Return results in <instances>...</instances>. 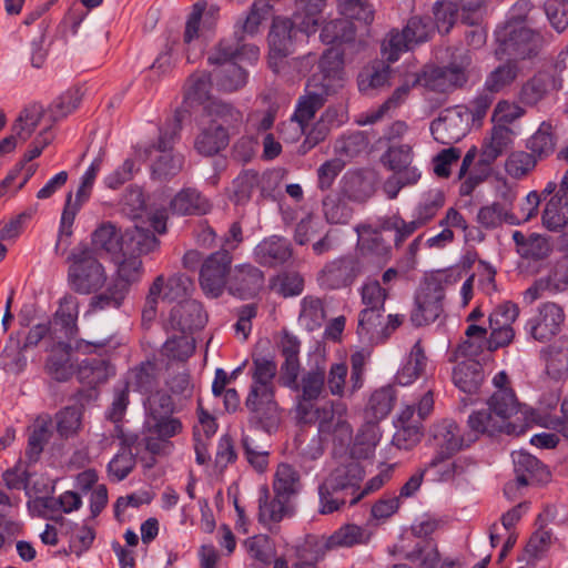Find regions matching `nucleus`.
<instances>
[{"label": "nucleus", "instance_id": "ea45409f", "mask_svg": "<svg viewBox=\"0 0 568 568\" xmlns=\"http://www.w3.org/2000/svg\"><path fill=\"white\" fill-rule=\"evenodd\" d=\"M556 135L550 122H541L538 130L527 140L526 149L536 155L538 161L550 156L556 149Z\"/></svg>", "mask_w": 568, "mask_h": 568}, {"label": "nucleus", "instance_id": "c9c22d12", "mask_svg": "<svg viewBox=\"0 0 568 568\" xmlns=\"http://www.w3.org/2000/svg\"><path fill=\"white\" fill-rule=\"evenodd\" d=\"M70 351L69 343L59 342L47 361V373L58 382H67L74 373L70 361Z\"/></svg>", "mask_w": 568, "mask_h": 568}, {"label": "nucleus", "instance_id": "a211bd4d", "mask_svg": "<svg viewBox=\"0 0 568 568\" xmlns=\"http://www.w3.org/2000/svg\"><path fill=\"white\" fill-rule=\"evenodd\" d=\"M565 321L562 307L554 302L542 303L526 324L529 335L537 342L545 343L556 336Z\"/></svg>", "mask_w": 568, "mask_h": 568}, {"label": "nucleus", "instance_id": "f03ea898", "mask_svg": "<svg viewBox=\"0 0 568 568\" xmlns=\"http://www.w3.org/2000/svg\"><path fill=\"white\" fill-rule=\"evenodd\" d=\"M487 408L473 412L467 419L470 429L483 435L494 436L497 433L519 435L524 426L509 422L518 410V403L511 389L496 390L487 402Z\"/></svg>", "mask_w": 568, "mask_h": 568}, {"label": "nucleus", "instance_id": "6e6d98bb", "mask_svg": "<svg viewBox=\"0 0 568 568\" xmlns=\"http://www.w3.org/2000/svg\"><path fill=\"white\" fill-rule=\"evenodd\" d=\"M267 6L264 0H255L245 18H241L234 26L233 37L237 41H244L245 36H253L257 32L263 19L268 14L263 13V7Z\"/></svg>", "mask_w": 568, "mask_h": 568}, {"label": "nucleus", "instance_id": "79ce46f5", "mask_svg": "<svg viewBox=\"0 0 568 568\" xmlns=\"http://www.w3.org/2000/svg\"><path fill=\"white\" fill-rule=\"evenodd\" d=\"M339 193L349 201L365 202L373 194V185L361 172L351 171L342 178Z\"/></svg>", "mask_w": 568, "mask_h": 568}, {"label": "nucleus", "instance_id": "393cba45", "mask_svg": "<svg viewBox=\"0 0 568 568\" xmlns=\"http://www.w3.org/2000/svg\"><path fill=\"white\" fill-rule=\"evenodd\" d=\"M560 89V80L557 73L540 71L529 79L521 88L520 100L527 105H535L550 91Z\"/></svg>", "mask_w": 568, "mask_h": 568}, {"label": "nucleus", "instance_id": "412c9836", "mask_svg": "<svg viewBox=\"0 0 568 568\" xmlns=\"http://www.w3.org/2000/svg\"><path fill=\"white\" fill-rule=\"evenodd\" d=\"M444 291L439 285L428 284L416 296V308L410 315L414 325L435 322L443 312Z\"/></svg>", "mask_w": 568, "mask_h": 568}, {"label": "nucleus", "instance_id": "cd10ccee", "mask_svg": "<svg viewBox=\"0 0 568 568\" xmlns=\"http://www.w3.org/2000/svg\"><path fill=\"white\" fill-rule=\"evenodd\" d=\"M170 209L178 215H204L211 211L212 204L196 189L185 187L171 200Z\"/></svg>", "mask_w": 568, "mask_h": 568}, {"label": "nucleus", "instance_id": "7ed1b4c3", "mask_svg": "<svg viewBox=\"0 0 568 568\" xmlns=\"http://www.w3.org/2000/svg\"><path fill=\"white\" fill-rule=\"evenodd\" d=\"M68 262L67 281L74 293L89 295L104 287L106 271L89 244L80 243L73 247Z\"/></svg>", "mask_w": 568, "mask_h": 568}, {"label": "nucleus", "instance_id": "680f3d73", "mask_svg": "<svg viewBox=\"0 0 568 568\" xmlns=\"http://www.w3.org/2000/svg\"><path fill=\"white\" fill-rule=\"evenodd\" d=\"M142 273V261L139 256L132 254L129 257H124L118 264L116 273L112 281L123 286L124 291L129 293L131 285L140 281Z\"/></svg>", "mask_w": 568, "mask_h": 568}, {"label": "nucleus", "instance_id": "2f4dec72", "mask_svg": "<svg viewBox=\"0 0 568 568\" xmlns=\"http://www.w3.org/2000/svg\"><path fill=\"white\" fill-rule=\"evenodd\" d=\"M202 121L222 126L226 132L242 122V113L232 104L222 100H210L204 105Z\"/></svg>", "mask_w": 568, "mask_h": 568}, {"label": "nucleus", "instance_id": "864d4df0", "mask_svg": "<svg viewBox=\"0 0 568 568\" xmlns=\"http://www.w3.org/2000/svg\"><path fill=\"white\" fill-rule=\"evenodd\" d=\"M393 389L383 387L375 390L368 400L365 409L366 419L368 423H377L384 419L392 410L394 405Z\"/></svg>", "mask_w": 568, "mask_h": 568}, {"label": "nucleus", "instance_id": "2eb2a0df", "mask_svg": "<svg viewBox=\"0 0 568 568\" xmlns=\"http://www.w3.org/2000/svg\"><path fill=\"white\" fill-rule=\"evenodd\" d=\"M278 466L273 481V494L263 485L258 497V521L271 531H280V524L284 518V477Z\"/></svg>", "mask_w": 568, "mask_h": 568}, {"label": "nucleus", "instance_id": "8fccbe9b", "mask_svg": "<svg viewBox=\"0 0 568 568\" xmlns=\"http://www.w3.org/2000/svg\"><path fill=\"white\" fill-rule=\"evenodd\" d=\"M297 9L304 12V17L300 12L295 13L291 21V30L295 27L304 32L315 31L317 24V16L322 12L325 0H296Z\"/></svg>", "mask_w": 568, "mask_h": 568}, {"label": "nucleus", "instance_id": "0e129e2a", "mask_svg": "<svg viewBox=\"0 0 568 568\" xmlns=\"http://www.w3.org/2000/svg\"><path fill=\"white\" fill-rule=\"evenodd\" d=\"M240 43L234 39H222L215 44L209 52L207 62L210 65L216 67V69L227 68L229 63H235L234 60L237 58L240 51Z\"/></svg>", "mask_w": 568, "mask_h": 568}, {"label": "nucleus", "instance_id": "603ef678", "mask_svg": "<svg viewBox=\"0 0 568 568\" xmlns=\"http://www.w3.org/2000/svg\"><path fill=\"white\" fill-rule=\"evenodd\" d=\"M347 199L338 193H331L323 199V213L331 224H346L353 216V209Z\"/></svg>", "mask_w": 568, "mask_h": 568}, {"label": "nucleus", "instance_id": "aec40b11", "mask_svg": "<svg viewBox=\"0 0 568 568\" xmlns=\"http://www.w3.org/2000/svg\"><path fill=\"white\" fill-rule=\"evenodd\" d=\"M92 185L81 181L75 194V201L72 202V193L67 196L65 205L61 215L58 240L54 246L55 254L63 255L69 245L72 235V225L77 213L82 204L90 197Z\"/></svg>", "mask_w": 568, "mask_h": 568}, {"label": "nucleus", "instance_id": "a18cd8bd", "mask_svg": "<svg viewBox=\"0 0 568 568\" xmlns=\"http://www.w3.org/2000/svg\"><path fill=\"white\" fill-rule=\"evenodd\" d=\"M368 538L369 536L366 534V530L355 524L343 525L333 534L326 536L329 551L337 548H351L356 545L366 544Z\"/></svg>", "mask_w": 568, "mask_h": 568}, {"label": "nucleus", "instance_id": "13d9d810", "mask_svg": "<svg viewBox=\"0 0 568 568\" xmlns=\"http://www.w3.org/2000/svg\"><path fill=\"white\" fill-rule=\"evenodd\" d=\"M320 37L326 44L349 42L354 40L355 29L346 18L334 19L324 24Z\"/></svg>", "mask_w": 568, "mask_h": 568}, {"label": "nucleus", "instance_id": "c756f323", "mask_svg": "<svg viewBox=\"0 0 568 568\" xmlns=\"http://www.w3.org/2000/svg\"><path fill=\"white\" fill-rule=\"evenodd\" d=\"M485 379L483 365L476 359L459 362L453 371L456 387L467 394H476Z\"/></svg>", "mask_w": 568, "mask_h": 568}, {"label": "nucleus", "instance_id": "09e8293b", "mask_svg": "<svg viewBox=\"0 0 568 568\" xmlns=\"http://www.w3.org/2000/svg\"><path fill=\"white\" fill-rule=\"evenodd\" d=\"M551 195L542 212V224L549 231H559L568 225V200L557 194Z\"/></svg>", "mask_w": 568, "mask_h": 568}, {"label": "nucleus", "instance_id": "6ab92c4d", "mask_svg": "<svg viewBox=\"0 0 568 568\" xmlns=\"http://www.w3.org/2000/svg\"><path fill=\"white\" fill-rule=\"evenodd\" d=\"M264 284V275L260 268L251 264L236 265L230 276L225 288L242 300L254 297Z\"/></svg>", "mask_w": 568, "mask_h": 568}, {"label": "nucleus", "instance_id": "39448f33", "mask_svg": "<svg viewBox=\"0 0 568 568\" xmlns=\"http://www.w3.org/2000/svg\"><path fill=\"white\" fill-rule=\"evenodd\" d=\"M180 131L181 122L179 119H174L164 129H161L158 143L145 148L143 154H140L144 160H153L152 174L159 180L172 179L183 169L184 156L181 153L172 152Z\"/></svg>", "mask_w": 568, "mask_h": 568}, {"label": "nucleus", "instance_id": "338daca9", "mask_svg": "<svg viewBox=\"0 0 568 568\" xmlns=\"http://www.w3.org/2000/svg\"><path fill=\"white\" fill-rule=\"evenodd\" d=\"M518 74L519 68L516 61L508 60L489 73L485 82V88L489 92H499L510 85L517 79Z\"/></svg>", "mask_w": 568, "mask_h": 568}, {"label": "nucleus", "instance_id": "774afa93", "mask_svg": "<svg viewBox=\"0 0 568 568\" xmlns=\"http://www.w3.org/2000/svg\"><path fill=\"white\" fill-rule=\"evenodd\" d=\"M346 404L342 400L326 403L320 408L321 417H317L320 429L322 432H332L344 427V425H346Z\"/></svg>", "mask_w": 568, "mask_h": 568}, {"label": "nucleus", "instance_id": "473e14b6", "mask_svg": "<svg viewBox=\"0 0 568 568\" xmlns=\"http://www.w3.org/2000/svg\"><path fill=\"white\" fill-rule=\"evenodd\" d=\"M229 144V132L201 120L200 132L194 140V149L204 156H213Z\"/></svg>", "mask_w": 568, "mask_h": 568}, {"label": "nucleus", "instance_id": "423d86ee", "mask_svg": "<svg viewBox=\"0 0 568 568\" xmlns=\"http://www.w3.org/2000/svg\"><path fill=\"white\" fill-rule=\"evenodd\" d=\"M435 33V26L429 17L413 16L402 31L393 29L382 43V54L388 62H396L403 52L425 43Z\"/></svg>", "mask_w": 568, "mask_h": 568}, {"label": "nucleus", "instance_id": "58836bf2", "mask_svg": "<svg viewBox=\"0 0 568 568\" xmlns=\"http://www.w3.org/2000/svg\"><path fill=\"white\" fill-rule=\"evenodd\" d=\"M268 65L274 73H280L284 67V19L274 16L267 36Z\"/></svg>", "mask_w": 568, "mask_h": 568}, {"label": "nucleus", "instance_id": "e433bc0d", "mask_svg": "<svg viewBox=\"0 0 568 568\" xmlns=\"http://www.w3.org/2000/svg\"><path fill=\"white\" fill-rule=\"evenodd\" d=\"M254 260L264 267L276 268L284 265V240L272 235L261 241L254 248Z\"/></svg>", "mask_w": 568, "mask_h": 568}, {"label": "nucleus", "instance_id": "a19ab883", "mask_svg": "<svg viewBox=\"0 0 568 568\" xmlns=\"http://www.w3.org/2000/svg\"><path fill=\"white\" fill-rule=\"evenodd\" d=\"M79 315V301L73 294L67 293L59 301V307L54 314V324L60 325L65 337L70 338L78 332L77 321Z\"/></svg>", "mask_w": 568, "mask_h": 568}, {"label": "nucleus", "instance_id": "f3484780", "mask_svg": "<svg viewBox=\"0 0 568 568\" xmlns=\"http://www.w3.org/2000/svg\"><path fill=\"white\" fill-rule=\"evenodd\" d=\"M357 252L355 255L362 257L365 265L369 260L378 266L386 264L392 257V239L382 234L381 230H373L371 225H358Z\"/></svg>", "mask_w": 568, "mask_h": 568}, {"label": "nucleus", "instance_id": "72a5a7b5", "mask_svg": "<svg viewBox=\"0 0 568 568\" xmlns=\"http://www.w3.org/2000/svg\"><path fill=\"white\" fill-rule=\"evenodd\" d=\"M295 561L293 564H304L312 561L317 564L322 561L329 551L325 535L308 534L300 539L292 547Z\"/></svg>", "mask_w": 568, "mask_h": 568}, {"label": "nucleus", "instance_id": "dca6fc26", "mask_svg": "<svg viewBox=\"0 0 568 568\" xmlns=\"http://www.w3.org/2000/svg\"><path fill=\"white\" fill-rule=\"evenodd\" d=\"M515 480L505 485L504 493L511 497L517 488L526 487L535 483L547 481L549 470L535 456L527 452L518 450L511 454Z\"/></svg>", "mask_w": 568, "mask_h": 568}, {"label": "nucleus", "instance_id": "5701e85b", "mask_svg": "<svg viewBox=\"0 0 568 568\" xmlns=\"http://www.w3.org/2000/svg\"><path fill=\"white\" fill-rule=\"evenodd\" d=\"M452 458L433 456L425 465L424 470L434 471L440 481H453L465 476L475 466L474 459L468 456Z\"/></svg>", "mask_w": 568, "mask_h": 568}, {"label": "nucleus", "instance_id": "1a4fd4ad", "mask_svg": "<svg viewBox=\"0 0 568 568\" xmlns=\"http://www.w3.org/2000/svg\"><path fill=\"white\" fill-rule=\"evenodd\" d=\"M365 271V262L362 257L346 254L326 262L317 273L316 280L324 290H341L353 285Z\"/></svg>", "mask_w": 568, "mask_h": 568}, {"label": "nucleus", "instance_id": "b1692460", "mask_svg": "<svg viewBox=\"0 0 568 568\" xmlns=\"http://www.w3.org/2000/svg\"><path fill=\"white\" fill-rule=\"evenodd\" d=\"M547 375L555 381L568 378V336H561L541 349Z\"/></svg>", "mask_w": 568, "mask_h": 568}, {"label": "nucleus", "instance_id": "4d7b16f0", "mask_svg": "<svg viewBox=\"0 0 568 568\" xmlns=\"http://www.w3.org/2000/svg\"><path fill=\"white\" fill-rule=\"evenodd\" d=\"M124 242L132 253L138 254L153 252L160 244L153 232L138 224L126 231Z\"/></svg>", "mask_w": 568, "mask_h": 568}, {"label": "nucleus", "instance_id": "9b49d317", "mask_svg": "<svg viewBox=\"0 0 568 568\" xmlns=\"http://www.w3.org/2000/svg\"><path fill=\"white\" fill-rule=\"evenodd\" d=\"M497 40L500 49L514 59H526L537 53L541 45V37L538 32L525 23L506 22L497 31Z\"/></svg>", "mask_w": 568, "mask_h": 568}, {"label": "nucleus", "instance_id": "69168bd1", "mask_svg": "<svg viewBox=\"0 0 568 568\" xmlns=\"http://www.w3.org/2000/svg\"><path fill=\"white\" fill-rule=\"evenodd\" d=\"M128 294L123 286L111 281L105 291L95 294L91 298L89 304L90 310L97 312L109 308H120Z\"/></svg>", "mask_w": 568, "mask_h": 568}, {"label": "nucleus", "instance_id": "4c0bfd02", "mask_svg": "<svg viewBox=\"0 0 568 568\" xmlns=\"http://www.w3.org/2000/svg\"><path fill=\"white\" fill-rule=\"evenodd\" d=\"M318 68L322 77L315 75L320 83H329L331 91L335 82L343 79L344 54L338 48L327 49L318 61Z\"/></svg>", "mask_w": 568, "mask_h": 568}, {"label": "nucleus", "instance_id": "a878e982", "mask_svg": "<svg viewBox=\"0 0 568 568\" xmlns=\"http://www.w3.org/2000/svg\"><path fill=\"white\" fill-rule=\"evenodd\" d=\"M414 153L408 144L392 145L383 155L384 163L393 173L405 175L406 181H418L420 172L413 163Z\"/></svg>", "mask_w": 568, "mask_h": 568}, {"label": "nucleus", "instance_id": "f8f14e48", "mask_svg": "<svg viewBox=\"0 0 568 568\" xmlns=\"http://www.w3.org/2000/svg\"><path fill=\"white\" fill-rule=\"evenodd\" d=\"M143 427L145 449L153 455L168 454L173 447L171 439L184 429L182 420L173 414L145 416Z\"/></svg>", "mask_w": 568, "mask_h": 568}, {"label": "nucleus", "instance_id": "5fc2aeb1", "mask_svg": "<svg viewBox=\"0 0 568 568\" xmlns=\"http://www.w3.org/2000/svg\"><path fill=\"white\" fill-rule=\"evenodd\" d=\"M325 320V310L321 298L307 295L301 301L298 323L307 331H314L322 326Z\"/></svg>", "mask_w": 568, "mask_h": 568}, {"label": "nucleus", "instance_id": "f704fd0d", "mask_svg": "<svg viewBox=\"0 0 568 568\" xmlns=\"http://www.w3.org/2000/svg\"><path fill=\"white\" fill-rule=\"evenodd\" d=\"M465 335L466 339L458 344V346L453 352V361H458L460 358L475 359V357L483 354L485 349L488 351L486 327L470 324L467 327Z\"/></svg>", "mask_w": 568, "mask_h": 568}, {"label": "nucleus", "instance_id": "4468645a", "mask_svg": "<svg viewBox=\"0 0 568 568\" xmlns=\"http://www.w3.org/2000/svg\"><path fill=\"white\" fill-rule=\"evenodd\" d=\"M480 435L483 434L470 428L465 433L455 420L443 419L433 427L434 456L454 457L458 452L469 447Z\"/></svg>", "mask_w": 568, "mask_h": 568}, {"label": "nucleus", "instance_id": "c85d7f7f", "mask_svg": "<svg viewBox=\"0 0 568 568\" xmlns=\"http://www.w3.org/2000/svg\"><path fill=\"white\" fill-rule=\"evenodd\" d=\"M513 240L516 245V252L525 260L541 261L547 258L552 252L550 241L537 233L525 235L520 231H515Z\"/></svg>", "mask_w": 568, "mask_h": 568}, {"label": "nucleus", "instance_id": "3c124183", "mask_svg": "<svg viewBox=\"0 0 568 568\" xmlns=\"http://www.w3.org/2000/svg\"><path fill=\"white\" fill-rule=\"evenodd\" d=\"M434 397L433 392L427 390L419 399L418 404L405 405L397 417L396 425H416L422 426V422L433 412Z\"/></svg>", "mask_w": 568, "mask_h": 568}, {"label": "nucleus", "instance_id": "bb28decb", "mask_svg": "<svg viewBox=\"0 0 568 568\" xmlns=\"http://www.w3.org/2000/svg\"><path fill=\"white\" fill-rule=\"evenodd\" d=\"M514 143V131L507 125H495L489 135L484 139L480 152V162L489 165L494 163Z\"/></svg>", "mask_w": 568, "mask_h": 568}, {"label": "nucleus", "instance_id": "7c9ffc66", "mask_svg": "<svg viewBox=\"0 0 568 568\" xmlns=\"http://www.w3.org/2000/svg\"><path fill=\"white\" fill-rule=\"evenodd\" d=\"M124 382L129 383V387L132 386L134 390L148 395L159 388L161 367L155 362H142L129 371Z\"/></svg>", "mask_w": 568, "mask_h": 568}, {"label": "nucleus", "instance_id": "49530a36", "mask_svg": "<svg viewBox=\"0 0 568 568\" xmlns=\"http://www.w3.org/2000/svg\"><path fill=\"white\" fill-rule=\"evenodd\" d=\"M114 373V367L102 358H88L79 366L80 381L92 387L105 383Z\"/></svg>", "mask_w": 568, "mask_h": 568}, {"label": "nucleus", "instance_id": "ddd939ff", "mask_svg": "<svg viewBox=\"0 0 568 568\" xmlns=\"http://www.w3.org/2000/svg\"><path fill=\"white\" fill-rule=\"evenodd\" d=\"M232 261L233 256L226 248H220L203 260L199 281L205 295L216 298L223 294L232 272Z\"/></svg>", "mask_w": 568, "mask_h": 568}, {"label": "nucleus", "instance_id": "f257e3e1", "mask_svg": "<svg viewBox=\"0 0 568 568\" xmlns=\"http://www.w3.org/2000/svg\"><path fill=\"white\" fill-rule=\"evenodd\" d=\"M270 341H260L252 355V384L245 406L270 432L280 422V407L275 402L277 364L268 352Z\"/></svg>", "mask_w": 568, "mask_h": 568}, {"label": "nucleus", "instance_id": "20e7f679", "mask_svg": "<svg viewBox=\"0 0 568 568\" xmlns=\"http://www.w3.org/2000/svg\"><path fill=\"white\" fill-rule=\"evenodd\" d=\"M363 478L364 469L358 462L351 460L336 467L318 488L320 513L332 514L349 504Z\"/></svg>", "mask_w": 568, "mask_h": 568}, {"label": "nucleus", "instance_id": "0eeeda50", "mask_svg": "<svg viewBox=\"0 0 568 568\" xmlns=\"http://www.w3.org/2000/svg\"><path fill=\"white\" fill-rule=\"evenodd\" d=\"M471 58L468 52H463L446 67H427L417 74L414 84L425 87L428 90L448 93L462 88L468 81V69Z\"/></svg>", "mask_w": 568, "mask_h": 568}, {"label": "nucleus", "instance_id": "4be33fe9", "mask_svg": "<svg viewBox=\"0 0 568 568\" xmlns=\"http://www.w3.org/2000/svg\"><path fill=\"white\" fill-rule=\"evenodd\" d=\"M206 314L201 303L185 300L174 306L170 314L171 325L180 333L202 328L206 323Z\"/></svg>", "mask_w": 568, "mask_h": 568}, {"label": "nucleus", "instance_id": "6e6552de", "mask_svg": "<svg viewBox=\"0 0 568 568\" xmlns=\"http://www.w3.org/2000/svg\"><path fill=\"white\" fill-rule=\"evenodd\" d=\"M298 352L300 342L286 333V386L298 392V396L303 399H317L325 390L326 371L317 365L303 374L301 381L297 382Z\"/></svg>", "mask_w": 568, "mask_h": 568}, {"label": "nucleus", "instance_id": "e2e57ef3", "mask_svg": "<svg viewBox=\"0 0 568 568\" xmlns=\"http://www.w3.org/2000/svg\"><path fill=\"white\" fill-rule=\"evenodd\" d=\"M384 310L364 308L358 316L357 334L374 341L384 334Z\"/></svg>", "mask_w": 568, "mask_h": 568}, {"label": "nucleus", "instance_id": "de8ad7c7", "mask_svg": "<svg viewBox=\"0 0 568 568\" xmlns=\"http://www.w3.org/2000/svg\"><path fill=\"white\" fill-rule=\"evenodd\" d=\"M211 77L219 90L229 93L240 90L247 81V72L237 63H229L227 68L214 69Z\"/></svg>", "mask_w": 568, "mask_h": 568}, {"label": "nucleus", "instance_id": "052dcab7", "mask_svg": "<svg viewBox=\"0 0 568 568\" xmlns=\"http://www.w3.org/2000/svg\"><path fill=\"white\" fill-rule=\"evenodd\" d=\"M427 366V357L420 342H416L412 347L407 363L398 373L397 379L400 384H409L415 378L425 373Z\"/></svg>", "mask_w": 568, "mask_h": 568}, {"label": "nucleus", "instance_id": "c03bdc74", "mask_svg": "<svg viewBox=\"0 0 568 568\" xmlns=\"http://www.w3.org/2000/svg\"><path fill=\"white\" fill-rule=\"evenodd\" d=\"M408 559L416 562L418 568H455L456 561L450 558L442 559L437 545L433 541H424L409 555Z\"/></svg>", "mask_w": 568, "mask_h": 568}, {"label": "nucleus", "instance_id": "bf43d9fd", "mask_svg": "<svg viewBox=\"0 0 568 568\" xmlns=\"http://www.w3.org/2000/svg\"><path fill=\"white\" fill-rule=\"evenodd\" d=\"M538 162L536 155L530 152L514 151L506 159L505 171L509 176L521 180L536 169Z\"/></svg>", "mask_w": 568, "mask_h": 568}, {"label": "nucleus", "instance_id": "9d476101", "mask_svg": "<svg viewBox=\"0 0 568 568\" xmlns=\"http://www.w3.org/2000/svg\"><path fill=\"white\" fill-rule=\"evenodd\" d=\"M329 92V83H320L316 77H312L307 81L305 94L298 99L296 110L286 128L293 132L290 136L292 141H295L300 134L305 132L310 121L313 120L315 113L324 105Z\"/></svg>", "mask_w": 568, "mask_h": 568}, {"label": "nucleus", "instance_id": "37998d69", "mask_svg": "<svg viewBox=\"0 0 568 568\" xmlns=\"http://www.w3.org/2000/svg\"><path fill=\"white\" fill-rule=\"evenodd\" d=\"M51 437V418L49 415L39 416L28 439L26 457L29 464L38 462L45 444Z\"/></svg>", "mask_w": 568, "mask_h": 568}]
</instances>
